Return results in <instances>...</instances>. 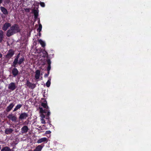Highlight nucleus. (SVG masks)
I'll return each instance as SVG.
<instances>
[{
  "label": "nucleus",
  "mask_w": 151,
  "mask_h": 151,
  "mask_svg": "<svg viewBox=\"0 0 151 151\" xmlns=\"http://www.w3.org/2000/svg\"><path fill=\"white\" fill-rule=\"evenodd\" d=\"M33 13L34 15V17L35 18H37L38 16V12L37 10L35 9L33 11Z\"/></svg>",
  "instance_id": "22"
},
{
  "label": "nucleus",
  "mask_w": 151,
  "mask_h": 151,
  "mask_svg": "<svg viewBox=\"0 0 151 151\" xmlns=\"http://www.w3.org/2000/svg\"><path fill=\"white\" fill-rule=\"evenodd\" d=\"M42 145L37 146L33 151H41L43 147V146Z\"/></svg>",
  "instance_id": "17"
},
{
  "label": "nucleus",
  "mask_w": 151,
  "mask_h": 151,
  "mask_svg": "<svg viewBox=\"0 0 151 151\" xmlns=\"http://www.w3.org/2000/svg\"><path fill=\"white\" fill-rule=\"evenodd\" d=\"M40 6L42 7H44L45 6V3L43 2H40Z\"/></svg>",
  "instance_id": "27"
},
{
  "label": "nucleus",
  "mask_w": 151,
  "mask_h": 151,
  "mask_svg": "<svg viewBox=\"0 0 151 151\" xmlns=\"http://www.w3.org/2000/svg\"><path fill=\"white\" fill-rule=\"evenodd\" d=\"M7 118L9 119H10L12 122H16L17 119V117L16 116H13L12 114H9L7 116Z\"/></svg>",
  "instance_id": "9"
},
{
  "label": "nucleus",
  "mask_w": 151,
  "mask_h": 151,
  "mask_svg": "<svg viewBox=\"0 0 151 151\" xmlns=\"http://www.w3.org/2000/svg\"><path fill=\"white\" fill-rule=\"evenodd\" d=\"M38 41L39 42L41 45L42 47H44L46 45L45 43L41 39H38Z\"/></svg>",
  "instance_id": "20"
},
{
  "label": "nucleus",
  "mask_w": 151,
  "mask_h": 151,
  "mask_svg": "<svg viewBox=\"0 0 151 151\" xmlns=\"http://www.w3.org/2000/svg\"><path fill=\"white\" fill-rule=\"evenodd\" d=\"M1 145H0V150L1 149Z\"/></svg>",
  "instance_id": "36"
},
{
  "label": "nucleus",
  "mask_w": 151,
  "mask_h": 151,
  "mask_svg": "<svg viewBox=\"0 0 151 151\" xmlns=\"http://www.w3.org/2000/svg\"><path fill=\"white\" fill-rule=\"evenodd\" d=\"M14 106L13 103H11L6 108V111L7 112H9Z\"/></svg>",
  "instance_id": "11"
},
{
  "label": "nucleus",
  "mask_w": 151,
  "mask_h": 151,
  "mask_svg": "<svg viewBox=\"0 0 151 151\" xmlns=\"http://www.w3.org/2000/svg\"><path fill=\"white\" fill-rule=\"evenodd\" d=\"M35 77L36 79H38L40 78V70H37L35 72Z\"/></svg>",
  "instance_id": "13"
},
{
  "label": "nucleus",
  "mask_w": 151,
  "mask_h": 151,
  "mask_svg": "<svg viewBox=\"0 0 151 151\" xmlns=\"http://www.w3.org/2000/svg\"><path fill=\"white\" fill-rule=\"evenodd\" d=\"M50 81L51 79H50L47 81V82L46 83V86L48 87H49L50 85Z\"/></svg>",
  "instance_id": "25"
},
{
  "label": "nucleus",
  "mask_w": 151,
  "mask_h": 151,
  "mask_svg": "<svg viewBox=\"0 0 151 151\" xmlns=\"http://www.w3.org/2000/svg\"><path fill=\"white\" fill-rule=\"evenodd\" d=\"M25 11L27 12H29V9H26Z\"/></svg>",
  "instance_id": "33"
},
{
  "label": "nucleus",
  "mask_w": 151,
  "mask_h": 151,
  "mask_svg": "<svg viewBox=\"0 0 151 151\" xmlns=\"http://www.w3.org/2000/svg\"><path fill=\"white\" fill-rule=\"evenodd\" d=\"M44 54L45 55V56H46V58H48V56L47 52L45 50H44Z\"/></svg>",
  "instance_id": "26"
},
{
  "label": "nucleus",
  "mask_w": 151,
  "mask_h": 151,
  "mask_svg": "<svg viewBox=\"0 0 151 151\" xmlns=\"http://www.w3.org/2000/svg\"><path fill=\"white\" fill-rule=\"evenodd\" d=\"M47 139L46 137H43L38 140L37 142L38 143H40L45 142L47 143Z\"/></svg>",
  "instance_id": "12"
},
{
  "label": "nucleus",
  "mask_w": 151,
  "mask_h": 151,
  "mask_svg": "<svg viewBox=\"0 0 151 151\" xmlns=\"http://www.w3.org/2000/svg\"><path fill=\"white\" fill-rule=\"evenodd\" d=\"M13 131V130L12 129L7 128L5 129V133L6 134H9L12 133Z\"/></svg>",
  "instance_id": "15"
},
{
  "label": "nucleus",
  "mask_w": 151,
  "mask_h": 151,
  "mask_svg": "<svg viewBox=\"0 0 151 151\" xmlns=\"http://www.w3.org/2000/svg\"><path fill=\"white\" fill-rule=\"evenodd\" d=\"M50 70H48V68H47V74H48V75H49V73H50Z\"/></svg>",
  "instance_id": "32"
},
{
  "label": "nucleus",
  "mask_w": 151,
  "mask_h": 151,
  "mask_svg": "<svg viewBox=\"0 0 151 151\" xmlns=\"http://www.w3.org/2000/svg\"><path fill=\"white\" fill-rule=\"evenodd\" d=\"M8 88L11 91L14 90L16 88V86L14 83L11 82L8 85Z\"/></svg>",
  "instance_id": "6"
},
{
  "label": "nucleus",
  "mask_w": 151,
  "mask_h": 151,
  "mask_svg": "<svg viewBox=\"0 0 151 151\" xmlns=\"http://www.w3.org/2000/svg\"><path fill=\"white\" fill-rule=\"evenodd\" d=\"M14 54V51L12 49H10L5 55V58L9 60L12 58Z\"/></svg>",
  "instance_id": "4"
},
{
  "label": "nucleus",
  "mask_w": 151,
  "mask_h": 151,
  "mask_svg": "<svg viewBox=\"0 0 151 151\" xmlns=\"http://www.w3.org/2000/svg\"><path fill=\"white\" fill-rule=\"evenodd\" d=\"M4 32L2 30H0V43H1L4 38Z\"/></svg>",
  "instance_id": "18"
},
{
  "label": "nucleus",
  "mask_w": 151,
  "mask_h": 151,
  "mask_svg": "<svg viewBox=\"0 0 151 151\" xmlns=\"http://www.w3.org/2000/svg\"><path fill=\"white\" fill-rule=\"evenodd\" d=\"M28 116L27 114L25 112L22 113L20 115L19 119L20 120H23L26 119Z\"/></svg>",
  "instance_id": "7"
},
{
  "label": "nucleus",
  "mask_w": 151,
  "mask_h": 151,
  "mask_svg": "<svg viewBox=\"0 0 151 151\" xmlns=\"http://www.w3.org/2000/svg\"><path fill=\"white\" fill-rule=\"evenodd\" d=\"M20 54V53H19L17 54L12 63V67H16L17 64H18L19 65H20L24 61L25 59L24 57H21L19 58V60H18Z\"/></svg>",
  "instance_id": "3"
},
{
  "label": "nucleus",
  "mask_w": 151,
  "mask_h": 151,
  "mask_svg": "<svg viewBox=\"0 0 151 151\" xmlns=\"http://www.w3.org/2000/svg\"><path fill=\"white\" fill-rule=\"evenodd\" d=\"M21 132L22 133H24L27 132L29 130L28 127L27 126H24L21 128Z\"/></svg>",
  "instance_id": "14"
},
{
  "label": "nucleus",
  "mask_w": 151,
  "mask_h": 151,
  "mask_svg": "<svg viewBox=\"0 0 151 151\" xmlns=\"http://www.w3.org/2000/svg\"><path fill=\"white\" fill-rule=\"evenodd\" d=\"M43 96L45 98V97H46V96H45V94H43Z\"/></svg>",
  "instance_id": "35"
},
{
  "label": "nucleus",
  "mask_w": 151,
  "mask_h": 151,
  "mask_svg": "<svg viewBox=\"0 0 151 151\" xmlns=\"http://www.w3.org/2000/svg\"><path fill=\"white\" fill-rule=\"evenodd\" d=\"M51 132L50 130L47 131L45 132V134H49L51 133Z\"/></svg>",
  "instance_id": "28"
},
{
  "label": "nucleus",
  "mask_w": 151,
  "mask_h": 151,
  "mask_svg": "<svg viewBox=\"0 0 151 151\" xmlns=\"http://www.w3.org/2000/svg\"><path fill=\"white\" fill-rule=\"evenodd\" d=\"M26 85L29 87V88L32 89L36 87V85L35 84L32 83L28 80H27L26 82Z\"/></svg>",
  "instance_id": "10"
},
{
  "label": "nucleus",
  "mask_w": 151,
  "mask_h": 151,
  "mask_svg": "<svg viewBox=\"0 0 151 151\" xmlns=\"http://www.w3.org/2000/svg\"><path fill=\"white\" fill-rule=\"evenodd\" d=\"M42 25H41V24H39V27L37 29V31L39 32H40L42 30Z\"/></svg>",
  "instance_id": "24"
},
{
  "label": "nucleus",
  "mask_w": 151,
  "mask_h": 151,
  "mask_svg": "<svg viewBox=\"0 0 151 151\" xmlns=\"http://www.w3.org/2000/svg\"><path fill=\"white\" fill-rule=\"evenodd\" d=\"M49 75L47 73H46L44 75V76L45 77H47Z\"/></svg>",
  "instance_id": "31"
},
{
  "label": "nucleus",
  "mask_w": 151,
  "mask_h": 151,
  "mask_svg": "<svg viewBox=\"0 0 151 151\" xmlns=\"http://www.w3.org/2000/svg\"><path fill=\"white\" fill-rule=\"evenodd\" d=\"M41 105L45 109H43L42 107H39L41 117L42 118H45V119L48 120L47 123H49V124L51 125L49 119V116L50 115V110L49 109V107L47 105V101L45 100L43 102H42Z\"/></svg>",
  "instance_id": "1"
},
{
  "label": "nucleus",
  "mask_w": 151,
  "mask_h": 151,
  "mask_svg": "<svg viewBox=\"0 0 151 151\" xmlns=\"http://www.w3.org/2000/svg\"><path fill=\"white\" fill-rule=\"evenodd\" d=\"M42 118V124H45V120L44 119V118H42V117H41Z\"/></svg>",
  "instance_id": "30"
},
{
  "label": "nucleus",
  "mask_w": 151,
  "mask_h": 151,
  "mask_svg": "<svg viewBox=\"0 0 151 151\" xmlns=\"http://www.w3.org/2000/svg\"><path fill=\"white\" fill-rule=\"evenodd\" d=\"M0 9L2 13L5 15H7L8 12L7 9L4 7L1 6Z\"/></svg>",
  "instance_id": "16"
},
{
  "label": "nucleus",
  "mask_w": 151,
  "mask_h": 151,
  "mask_svg": "<svg viewBox=\"0 0 151 151\" xmlns=\"http://www.w3.org/2000/svg\"><path fill=\"white\" fill-rule=\"evenodd\" d=\"M22 106V104H18L17 105V106L15 107L14 108L13 110V111H17L18 109H19Z\"/></svg>",
  "instance_id": "21"
},
{
  "label": "nucleus",
  "mask_w": 151,
  "mask_h": 151,
  "mask_svg": "<svg viewBox=\"0 0 151 151\" xmlns=\"http://www.w3.org/2000/svg\"><path fill=\"white\" fill-rule=\"evenodd\" d=\"M47 63L48 64V66L47 68H48V70H50L51 69V61L50 59L47 58L46 60Z\"/></svg>",
  "instance_id": "19"
},
{
  "label": "nucleus",
  "mask_w": 151,
  "mask_h": 151,
  "mask_svg": "<svg viewBox=\"0 0 151 151\" xmlns=\"http://www.w3.org/2000/svg\"><path fill=\"white\" fill-rule=\"evenodd\" d=\"M45 93V91H44V93Z\"/></svg>",
  "instance_id": "37"
},
{
  "label": "nucleus",
  "mask_w": 151,
  "mask_h": 151,
  "mask_svg": "<svg viewBox=\"0 0 151 151\" xmlns=\"http://www.w3.org/2000/svg\"><path fill=\"white\" fill-rule=\"evenodd\" d=\"M12 73L14 77H16L19 74V71L16 67H14L12 69Z\"/></svg>",
  "instance_id": "8"
},
{
  "label": "nucleus",
  "mask_w": 151,
  "mask_h": 151,
  "mask_svg": "<svg viewBox=\"0 0 151 151\" xmlns=\"http://www.w3.org/2000/svg\"><path fill=\"white\" fill-rule=\"evenodd\" d=\"M20 29L19 25L17 24H14L10 27V28L7 31L6 35L10 37L16 33L19 32Z\"/></svg>",
  "instance_id": "2"
},
{
  "label": "nucleus",
  "mask_w": 151,
  "mask_h": 151,
  "mask_svg": "<svg viewBox=\"0 0 151 151\" xmlns=\"http://www.w3.org/2000/svg\"><path fill=\"white\" fill-rule=\"evenodd\" d=\"M11 150L10 148L8 147H4L1 150V151H11Z\"/></svg>",
  "instance_id": "23"
},
{
  "label": "nucleus",
  "mask_w": 151,
  "mask_h": 151,
  "mask_svg": "<svg viewBox=\"0 0 151 151\" xmlns=\"http://www.w3.org/2000/svg\"><path fill=\"white\" fill-rule=\"evenodd\" d=\"M11 24L9 22H6L2 27V29L4 31H6L8 29L11 27Z\"/></svg>",
  "instance_id": "5"
},
{
  "label": "nucleus",
  "mask_w": 151,
  "mask_h": 151,
  "mask_svg": "<svg viewBox=\"0 0 151 151\" xmlns=\"http://www.w3.org/2000/svg\"><path fill=\"white\" fill-rule=\"evenodd\" d=\"M39 35L40 37L41 36V33H40V32H39Z\"/></svg>",
  "instance_id": "34"
},
{
  "label": "nucleus",
  "mask_w": 151,
  "mask_h": 151,
  "mask_svg": "<svg viewBox=\"0 0 151 151\" xmlns=\"http://www.w3.org/2000/svg\"><path fill=\"white\" fill-rule=\"evenodd\" d=\"M4 1L5 2V3L8 4L9 3V2H10L11 0H4Z\"/></svg>",
  "instance_id": "29"
}]
</instances>
